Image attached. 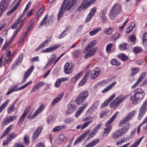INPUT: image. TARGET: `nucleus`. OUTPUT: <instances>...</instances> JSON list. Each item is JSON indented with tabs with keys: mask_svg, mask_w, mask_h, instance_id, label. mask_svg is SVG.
Listing matches in <instances>:
<instances>
[{
	"mask_svg": "<svg viewBox=\"0 0 147 147\" xmlns=\"http://www.w3.org/2000/svg\"><path fill=\"white\" fill-rule=\"evenodd\" d=\"M34 68V66L33 65L32 66L28 69L27 71L24 73V78L22 81V83H24L26 82L27 79L31 75L32 72Z\"/></svg>",
	"mask_w": 147,
	"mask_h": 147,
	"instance_id": "obj_14",
	"label": "nucleus"
},
{
	"mask_svg": "<svg viewBox=\"0 0 147 147\" xmlns=\"http://www.w3.org/2000/svg\"><path fill=\"white\" fill-rule=\"evenodd\" d=\"M84 99L78 95L77 99L76 100V103L79 105L81 104L85 100Z\"/></svg>",
	"mask_w": 147,
	"mask_h": 147,
	"instance_id": "obj_37",
	"label": "nucleus"
},
{
	"mask_svg": "<svg viewBox=\"0 0 147 147\" xmlns=\"http://www.w3.org/2000/svg\"><path fill=\"white\" fill-rule=\"evenodd\" d=\"M32 82V81H30L27 83H26V84H24V85H23L21 87H19L18 88H17V86H15L14 87H12L11 88L12 91L13 92V91H17L18 90H22L23 89H24L27 87L30 84H31Z\"/></svg>",
	"mask_w": 147,
	"mask_h": 147,
	"instance_id": "obj_19",
	"label": "nucleus"
},
{
	"mask_svg": "<svg viewBox=\"0 0 147 147\" xmlns=\"http://www.w3.org/2000/svg\"><path fill=\"white\" fill-rule=\"evenodd\" d=\"M54 19V17L53 16H48L47 14L40 23V25L42 26L45 25L46 26H48L52 24Z\"/></svg>",
	"mask_w": 147,
	"mask_h": 147,
	"instance_id": "obj_6",
	"label": "nucleus"
},
{
	"mask_svg": "<svg viewBox=\"0 0 147 147\" xmlns=\"http://www.w3.org/2000/svg\"><path fill=\"white\" fill-rule=\"evenodd\" d=\"M144 136H142L138 140L133 144H132L130 147H137L140 144L141 141L142 140Z\"/></svg>",
	"mask_w": 147,
	"mask_h": 147,
	"instance_id": "obj_47",
	"label": "nucleus"
},
{
	"mask_svg": "<svg viewBox=\"0 0 147 147\" xmlns=\"http://www.w3.org/2000/svg\"><path fill=\"white\" fill-rule=\"evenodd\" d=\"M88 95V92L86 90H84L80 92L79 95L86 100Z\"/></svg>",
	"mask_w": 147,
	"mask_h": 147,
	"instance_id": "obj_28",
	"label": "nucleus"
},
{
	"mask_svg": "<svg viewBox=\"0 0 147 147\" xmlns=\"http://www.w3.org/2000/svg\"><path fill=\"white\" fill-rule=\"evenodd\" d=\"M74 68L73 64L69 63H67L65 65L64 70L66 74H69L72 73Z\"/></svg>",
	"mask_w": 147,
	"mask_h": 147,
	"instance_id": "obj_10",
	"label": "nucleus"
},
{
	"mask_svg": "<svg viewBox=\"0 0 147 147\" xmlns=\"http://www.w3.org/2000/svg\"><path fill=\"white\" fill-rule=\"evenodd\" d=\"M7 8V7L6 6L1 5L0 4V18Z\"/></svg>",
	"mask_w": 147,
	"mask_h": 147,
	"instance_id": "obj_35",
	"label": "nucleus"
},
{
	"mask_svg": "<svg viewBox=\"0 0 147 147\" xmlns=\"http://www.w3.org/2000/svg\"><path fill=\"white\" fill-rule=\"evenodd\" d=\"M89 72V76L90 74V78L92 79H95L97 78L101 74L100 69L98 68H95L92 71H88L86 73Z\"/></svg>",
	"mask_w": 147,
	"mask_h": 147,
	"instance_id": "obj_8",
	"label": "nucleus"
},
{
	"mask_svg": "<svg viewBox=\"0 0 147 147\" xmlns=\"http://www.w3.org/2000/svg\"><path fill=\"white\" fill-rule=\"evenodd\" d=\"M64 128V126H57L54 128L53 129L52 131L53 132L58 131Z\"/></svg>",
	"mask_w": 147,
	"mask_h": 147,
	"instance_id": "obj_53",
	"label": "nucleus"
},
{
	"mask_svg": "<svg viewBox=\"0 0 147 147\" xmlns=\"http://www.w3.org/2000/svg\"><path fill=\"white\" fill-rule=\"evenodd\" d=\"M116 96L115 94H114L111 96L105 102H104L101 105V107L104 108L107 106L109 103Z\"/></svg>",
	"mask_w": 147,
	"mask_h": 147,
	"instance_id": "obj_23",
	"label": "nucleus"
},
{
	"mask_svg": "<svg viewBox=\"0 0 147 147\" xmlns=\"http://www.w3.org/2000/svg\"><path fill=\"white\" fill-rule=\"evenodd\" d=\"M21 3V1H15L12 4L15 5L12 7L15 11L20 6Z\"/></svg>",
	"mask_w": 147,
	"mask_h": 147,
	"instance_id": "obj_38",
	"label": "nucleus"
},
{
	"mask_svg": "<svg viewBox=\"0 0 147 147\" xmlns=\"http://www.w3.org/2000/svg\"><path fill=\"white\" fill-rule=\"evenodd\" d=\"M111 63L113 65L118 66L120 64V63L117 61L115 59H113L111 61Z\"/></svg>",
	"mask_w": 147,
	"mask_h": 147,
	"instance_id": "obj_59",
	"label": "nucleus"
},
{
	"mask_svg": "<svg viewBox=\"0 0 147 147\" xmlns=\"http://www.w3.org/2000/svg\"><path fill=\"white\" fill-rule=\"evenodd\" d=\"M93 121V120H90L84 123L83 125H82V130L84 129L87 127Z\"/></svg>",
	"mask_w": 147,
	"mask_h": 147,
	"instance_id": "obj_44",
	"label": "nucleus"
},
{
	"mask_svg": "<svg viewBox=\"0 0 147 147\" xmlns=\"http://www.w3.org/2000/svg\"><path fill=\"white\" fill-rule=\"evenodd\" d=\"M118 112L115 113L113 116L110 119L107 121L105 124V126L106 127L104 129V132L103 134V136H106L109 134L110 132L112 129V126L110 125L113 121L117 117L118 113Z\"/></svg>",
	"mask_w": 147,
	"mask_h": 147,
	"instance_id": "obj_3",
	"label": "nucleus"
},
{
	"mask_svg": "<svg viewBox=\"0 0 147 147\" xmlns=\"http://www.w3.org/2000/svg\"><path fill=\"white\" fill-rule=\"evenodd\" d=\"M63 93H60L59 95L55 98L51 102V105H54L55 104L60 101L63 96Z\"/></svg>",
	"mask_w": 147,
	"mask_h": 147,
	"instance_id": "obj_24",
	"label": "nucleus"
},
{
	"mask_svg": "<svg viewBox=\"0 0 147 147\" xmlns=\"http://www.w3.org/2000/svg\"><path fill=\"white\" fill-rule=\"evenodd\" d=\"M83 73V71H81L72 78L71 79L72 82L74 83L75 82Z\"/></svg>",
	"mask_w": 147,
	"mask_h": 147,
	"instance_id": "obj_36",
	"label": "nucleus"
},
{
	"mask_svg": "<svg viewBox=\"0 0 147 147\" xmlns=\"http://www.w3.org/2000/svg\"><path fill=\"white\" fill-rule=\"evenodd\" d=\"M106 10L104 9L102 10L100 14L101 19L103 22H106L108 21V19L106 16Z\"/></svg>",
	"mask_w": 147,
	"mask_h": 147,
	"instance_id": "obj_20",
	"label": "nucleus"
},
{
	"mask_svg": "<svg viewBox=\"0 0 147 147\" xmlns=\"http://www.w3.org/2000/svg\"><path fill=\"white\" fill-rule=\"evenodd\" d=\"M119 104L115 99L110 104V107L114 109H115L119 105Z\"/></svg>",
	"mask_w": 147,
	"mask_h": 147,
	"instance_id": "obj_43",
	"label": "nucleus"
},
{
	"mask_svg": "<svg viewBox=\"0 0 147 147\" xmlns=\"http://www.w3.org/2000/svg\"><path fill=\"white\" fill-rule=\"evenodd\" d=\"M100 140L99 139H97L94 140L92 142L87 144L85 147H93L99 142Z\"/></svg>",
	"mask_w": 147,
	"mask_h": 147,
	"instance_id": "obj_27",
	"label": "nucleus"
},
{
	"mask_svg": "<svg viewBox=\"0 0 147 147\" xmlns=\"http://www.w3.org/2000/svg\"><path fill=\"white\" fill-rule=\"evenodd\" d=\"M101 30L100 27H98L93 29L89 33V34L91 36H94L97 34L98 32Z\"/></svg>",
	"mask_w": 147,
	"mask_h": 147,
	"instance_id": "obj_32",
	"label": "nucleus"
},
{
	"mask_svg": "<svg viewBox=\"0 0 147 147\" xmlns=\"http://www.w3.org/2000/svg\"><path fill=\"white\" fill-rule=\"evenodd\" d=\"M65 9L64 7L61 6L57 15V20H59L62 17L65 11Z\"/></svg>",
	"mask_w": 147,
	"mask_h": 147,
	"instance_id": "obj_29",
	"label": "nucleus"
},
{
	"mask_svg": "<svg viewBox=\"0 0 147 147\" xmlns=\"http://www.w3.org/2000/svg\"><path fill=\"white\" fill-rule=\"evenodd\" d=\"M56 55L54 54H53L49 58V61L45 66V68L50 67L53 63H54V65H55L56 63H55V62L56 61Z\"/></svg>",
	"mask_w": 147,
	"mask_h": 147,
	"instance_id": "obj_13",
	"label": "nucleus"
},
{
	"mask_svg": "<svg viewBox=\"0 0 147 147\" xmlns=\"http://www.w3.org/2000/svg\"><path fill=\"white\" fill-rule=\"evenodd\" d=\"M61 82L60 79L59 78L57 79L55 83V86L56 88L60 87L61 86Z\"/></svg>",
	"mask_w": 147,
	"mask_h": 147,
	"instance_id": "obj_62",
	"label": "nucleus"
},
{
	"mask_svg": "<svg viewBox=\"0 0 147 147\" xmlns=\"http://www.w3.org/2000/svg\"><path fill=\"white\" fill-rule=\"evenodd\" d=\"M89 76V72L86 73L84 76L82 78L81 81L79 83L78 86H83L86 81L88 80Z\"/></svg>",
	"mask_w": 147,
	"mask_h": 147,
	"instance_id": "obj_25",
	"label": "nucleus"
},
{
	"mask_svg": "<svg viewBox=\"0 0 147 147\" xmlns=\"http://www.w3.org/2000/svg\"><path fill=\"white\" fill-rule=\"evenodd\" d=\"M45 84V82L44 81H41L38 82L35 85L36 87V89H38L42 87Z\"/></svg>",
	"mask_w": 147,
	"mask_h": 147,
	"instance_id": "obj_55",
	"label": "nucleus"
},
{
	"mask_svg": "<svg viewBox=\"0 0 147 147\" xmlns=\"http://www.w3.org/2000/svg\"><path fill=\"white\" fill-rule=\"evenodd\" d=\"M146 73L145 72H144L140 76L134 84L132 86L131 88L133 89L137 87L138 85L141 82L142 80L146 77Z\"/></svg>",
	"mask_w": 147,
	"mask_h": 147,
	"instance_id": "obj_17",
	"label": "nucleus"
},
{
	"mask_svg": "<svg viewBox=\"0 0 147 147\" xmlns=\"http://www.w3.org/2000/svg\"><path fill=\"white\" fill-rule=\"evenodd\" d=\"M127 44L126 43L122 42L119 45V48L121 50H124L127 49Z\"/></svg>",
	"mask_w": 147,
	"mask_h": 147,
	"instance_id": "obj_46",
	"label": "nucleus"
},
{
	"mask_svg": "<svg viewBox=\"0 0 147 147\" xmlns=\"http://www.w3.org/2000/svg\"><path fill=\"white\" fill-rule=\"evenodd\" d=\"M9 99H7L0 107V113L4 109L9 102Z\"/></svg>",
	"mask_w": 147,
	"mask_h": 147,
	"instance_id": "obj_40",
	"label": "nucleus"
},
{
	"mask_svg": "<svg viewBox=\"0 0 147 147\" xmlns=\"http://www.w3.org/2000/svg\"><path fill=\"white\" fill-rule=\"evenodd\" d=\"M113 28L109 27V28L105 29L104 31V33L106 34H109L111 33L109 32L112 30Z\"/></svg>",
	"mask_w": 147,
	"mask_h": 147,
	"instance_id": "obj_64",
	"label": "nucleus"
},
{
	"mask_svg": "<svg viewBox=\"0 0 147 147\" xmlns=\"http://www.w3.org/2000/svg\"><path fill=\"white\" fill-rule=\"evenodd\" d=\"M85 50L86 51V55L84 56V58L86 59L89 57L94 55L95 53L98 50V48L96 47L94 48H91L86 47Z\"/></svg>",
	"mask_w": 147,
	"mask_h": 147,
	"instance_id": "obj_7",
	"label": "nucleus"
},
{
	"mask_svg": "<svg viewBox=\"0 0 147 147\" xmlns=\"http://www.w3.org/2000/svg\"><path fill=\"white\" fill-rule=\"evenodd\" d=\"M130 125L128 123L123 127L116 130L120 136L125 134L129 128L130 127Z\"/></svg>",
	"mask_w": 147,
	"mask_h": 147,
	"instance_id": "obj_12",
	"label": "nucleus"
},
{
	"mask_svg": "<svg viewBox=\"0 0 147 147\" xmlns=\"http://www.w3.org/2000/svg\"><path fill=\"white\" fill-rule=\"evenodd\" d=\"M59 139L60 141V143H62L66 140V138L63 134H61L59 137Z\"/></svg>",
	"mask_w": 147,
	"mask_h": 147,
	"instance_id": "obj_50",
	"label": "nucleus"
},
{
	"mask_svg": "<svg viewBox=\"0 0 147 147\" xmlns=\"http://www.w3.org/2000/svg\"><path fill=\"white\" fill-rule=\"evenodd\" d=\"M77 0H64L62 5L66 10H69L75 5Z\"/></svg>",
	"mask_w": 147,
	"mask_h": 147,
	"instance_id": "obj_5",
	"label": "nucleus"
},
{
	"mask_svg": "<svg viewBox=\"0 0 147 147\" xmlns=\"http://www.w3.org/2000/svg\"><path fill=\"white\" fill-rule=\"evenodd\" d=\"M88 104L87 102H85L78 108V110L76 111L75 113L74 116L75 118H77L80 115Z\"/></svg>",
	"mask_w": 147,
	"mask_h": 147,
	"instance_id": "obj_11",
	"label": "nucleus"
},
{
	"mask_svg": "<svg viewBox=\"0 0 147 147\" xmlns=\"http://www.w3.org/2000/svg\"><path fill=\"white\" fill-rule=\"evenodd\" d=\"M140 70V68L138 67H131L130 69L131 73L130 76H134Z\"/></svg>",
	"mask_w": 147,
	"mask_h": 147,
	"instance_id": "obj_26",
	"label": "nucleus"
},
{
	"mask_svg": "<svg viewBox=\"0 0 147 147\" xmlns=\"http://www.w3.org/2000/svg\"><path fill=\"white\" fill-rule=\"evenodd\" d=\"M40 113L36 109L33 114H30L28 116V118L31 119H33L35 117H36Z\"/></svg>",
	"mask_w": 147,
	"mask_h": 147,
	"instance_id": "obj_33",
	"label": "nucleus"
},
{
	"mask_svg": "<svg viewBox=\"0 0 147 147\" xmlns=\"http://www.w3.org/2000/svg\"><path fill=\"white\" fill-rule=\"evenodd\" d=\"M9 99H7L0 107V113L4 109L9 102Z\"/></svg>",
	"mask_w": 147,
	"mask_h": 147,
	"instance_id": "obj_39",
	"label": "nucleus"
},
{
	"mask_svg": "<svg viewBox=\"0 0 147 147\" xmlns=\"http://www.w3.org/2000/svg\"><path fill=\"white\" fill-rule=\"evenodd\" d=\"M75 105L70 103L68 105L67 109L66 111V113L68 115L73 113L75 110Z\"/></svg>",
	"mask_w": 147,
	"mask_h": 147,
	"instance_id": "obj_18",
	"label": "nucleus"
},
{
	"mask_svg": "<svg viewBox=\"0 0 147 147\" xmlns=\"http://www.w3.org/2000/svg\"><path fill=\"white\" fill-rule=\"evenodd\" d=\"M97 9V8L96 7H94L91 9L89 13L93 16H94L96 13Z\"/></svg>",
	"mask_w": 147,
	"mask_h": 147,
	"instance_id": "obj_51",
	"label": "nucleus"
},
{
	"mask_svg": "<svg viewBox=\"0 0 147 147\" xmlns=\"http://www.w3.org/2000/svg\"><path fill=\"white\" fill-rule=\"evenodd\" d=\"M30 109V106H28L26 107V108L24 110L23 114L20 117L18 122V124L19 125H20L22 124L23 121L27 113H28L29 112Z\"/></svg>",
	"mask_w": 147,
	"mask_h": 147,
	"instance_id": "obj_16",
	"label": "nucleus"
},
{
	"mask_svg": "<svg viewBox=\"0 0 147 147\" xmlns=\"http://www.w3.org/2000/svg\"><path fill=\"white\" fill-rule=\"evenodd\" d=\"M116 84L117 82L115 81H114L113 83L109 85L102 90V92L103 93L106 92L108 91L111 89L113 88L114 87Z\"/></svg>",
	"mask_w": 147,
	"mask_h": 147,
	"instance_id": "obj_22",
	"label": "nucleus"
},
{
	"mask_svg": "<svg viewBox=\"0 0 147 147\" xmlns=\"http://www.w3.org/2000/svg\"><path fill=\"white\" fill-rule=\"evenodd\" d=\"M113 45V43H110L108 44L106 47V51L107 53H110L111 51V48Z\"/></svg>",
	"mask_w": 147,
	"mask_h": 147,
	"instance_id": "obj_45",
	"label": "nucleus"
},
{
	"mask_svg": "<svg viewBox=\"0 0 147 147\" xmlns=\"http://www.w3.org/2000/svg\"><path fill=\"white\" fill-rule=\"evenodd\" d=\"M55 116H50L47 119V122L49 123H52L55 121Z\"/></svg>",
	"mask_w": 147,
	"mask_h": 147,
	"instance_id": "obj_48",
	"label": "nucleus"
},
{
	"mask_svg": "<svg viewBox=\"0 0 147 147\" xmlns=\"http://www.w3.org/2000/svg\"><path fill=\"white\" fill-rule=\"evenodd\" d=\"M136 111L135 110H133L130 112L128 115L126 117V118L128 120V121L131 119L134 115H135L136 113Z\"/></svg>",
	"mask_w": 147,
	"mask_h": 147,
	"instance_id": "obj_34",
	"label": "nucleus"
},
{
	"mask_svg": "<svg viewBox=\"0 0 147 147\" xmlns=\"http://www.w3.org/2000/svg\"><path fill=\"white\" fill-rule=\"evenodd\" d=\"M16 116H8L5 118L2 122V125H5L7 124L10 122L13 121L16 119Z\"/></svg>",
	"mask_w": 147,
	"mask_h": 147,
	"instance_id": "obj_15",
	"label": "nucleus"
},
{
	"mask_svg": "<svg viewBox=\"0 0 147 147\" xmlns=\"http://www.w3.org/2000/svg\"><path fill=\"white\" fill-rule=\"evenodd\" d=\"M13 125H9L7 128L3 133V136H5L6 134L8 133L9 131L11 129Z\"/></svg>",
	"mask_w": 147,
	"mask_h": 147,
	"instance_id": "obj_61",
	"label": "nucleus"
},
{
	"mask_svg": "<svg viewBox=\"0 0 147 147\" xmlns=\"http://www.w3.org/2000/svg\"><path fill=\"white\" fill-rule=\"evenodd\" d=\"M118 57L123 61L126 60L128 59L127 56L123 53L120 54L118 55Z\"/></svg>",
	"mask_w": 147,
	"mask_h": 147,
	"instance_id": "obj_57",
	"label": "nucleus"
},
{
	"mask_svg": "<svg viewBox=\"0 0 147 147\" xmlns=\"http://www.w3.org/2000/svg\"><path fill=\"white\" fill-rule=\"evenodd\" d=\"M136 40V37L134 35H132L129 36L128 38V41L131 43L132 44H134L135 43Z\"/></svg>",
	"mask_w": 147,
	"mask_h": 147,
	"instance_id": "obj_42",
	"label": "nucleus"
},
{
	"mask_svg": "<svg viewBox=\"0 0 147 147\" xmlns=\"http://www.w3.org/2000/svg\"><path fill=\"white\" fill-rule=\"evenodd\" d=\"M129 96V95H127L125 96H123L122 95H120L119 97H117L115 99L118 104H119Z\"/></svg>",
	"mask_w": 147,
	"mask_h": 147,
	"instance_id": "obj_31",
	"label": "nucleus"
},
{
	"mask_svg": "<svg viewBox=\"0 0 147 147\" xmlns=\"http://www.w3.org/2000/svg\"><path fill=\"white\" fill-rule=\"evenodd\" d=\"M90 130L87 131L85 133L81 135L78 137L74 143V145H76L78 142L81 141L82 140L85 138L87 135L89 133Z\"/></svg>",
	"mask_w": 147,
	"mask_h": 147,
	"instance_id": "obj_21",
	"label": "nucleus"
},
{
	"mask_svg": "<svg viewBox=\"0 0 147 147\" xmlns=\"http://www.w3.org/2000/svg\"><path fill=\"white\" fill-rule=\"evenodd\" d=\"M96 0H84L80 5L78 8V11H81L82 10H85L88 9L90 5L94 4Z\"/></svg>",
	"mask_w": 147,
	"mask_h": 147,
	"instance_id": "obj_4",
	"label": "nucleus"
},
{
	"mask_svg": "<svg viewBox=\"0 0 147 147\" xmlns=\"http://www.w3.org/2000/svg\"><path fill=\"white\" fill-rule=\"evenodd\" d=\"M59 45H56L51 46L48 47L49 52H52L56 50L60 46Z\"/></svg>",
	"mask_w": 147,
	"mask_h": 147,
	"instance_id": "obj_41",
	"label": "nucleus"
},
{
	"mask_svg": "<svg viewBox=\"0 0 147 147\" xmlns=\"http://www.w3.org/2000/svg\"><path fill=\"white\" fill-rule=\"evenodd\" d=\"M93 16L89 14L87 15L85 20V22L86 23H88L90 22Z\"/></svg>",
	"mask_w": 147,
	"mask_h": 147,
	"instance_id": "obj_63",
	"label": "nucleus"
},
{
	"mask_svg": "<svg viewBox=\"0 0 147 147\" xmlns=\"http://www.w3.org/2000/svg\"><path fill=\"white\" fill-rule=\"evenodd\" d=\"M131 93L132 95L131 96L129 99L135 105L142 100L144 98L145 94L144 90L140 88L135 89Z\"/></svg>",
	"mask_w": 147,
	"mask_h": 147,
	"instance_id": "obj_1",
	"label": "nucleus"
},
{
	"mask_svg": "<svg viewBox=\"0 0 147 147\" xmlns=\"http://www.w3.org/2000/svg\"><path fill=\"white\" fill-rule=\"evenodd\" d=\"M122 11L121 5L119 3L114 4L110 11L109 17L111 20L114 19Z\"/></svg>",
	"mask_w": 147,
	"mask_h": 147,
	"instance_id": "obj_2",
	"label": "nucleus"
},
{
	"mask_svg": "<svg viewBox=\"0 0 147 147\" xmlns=\"http://www.w3.org/2000/svg\"><path fill=\"white\" fill-rule=\"evenodd\" d=\"M142 51V49L140 47H135L133 49V51L136 53H140Z\"/></svg>",
	"mask_w": 147,
	"mask_h": 147,
	"instance_id": "obj_56",
	"label": "nucleus"
},
{
	"mask_svg": "<svg viewBox=\"0 0 147 147\" xmlns=\"http://www.w3.org/2000/svg\"><path fill=\"white\" fill-rule=\"evenodd\" d=\"M17 136V135L15 134H9L7 136V139L11 141L13 139L15 138Z\"/></svg>",
	"mask_w": 147,
	"mask_h": 147,
	"instance_id": "obj_60",
	"label": "nucleus"
},
{
	"mask_svg": "<svg viewBox=\"0 0 147 147\" xmlns=\"http://www.w3.org/2000/svg\"><path fill=\"white\" fill-rule=\"evenodd\" d=\"M120 137V136L116 130L112 135V138L113 140L117 139Z\"/></svg>",
	"mask_w": 147,
	"mask_h": 147,
	"instance_id": "obj_49",
	"label": "nucleus"
},
{
	"mask_svg": "<svg viewBox=\"0 0 147 147\" xmlns=\"http://www.w3.org/2000/svg\"><path fill=\"white\" fill-rule=\"evenodd\" d=\"M142 39L143 45L145 47L147 46V32H143L142 35Z\"/></svg>",
	"mask_w": 147,
	"mask_h": 147,
	"instance_id": "obj_30",
	"label": "nucleus"
},
{
	"mask_svg": "<svg viewBox=\"0 0 147 147\" xmlns=\"http://www.w3.org/2000/svg\"><path fill=\"white\" fill-rule=\"evenodd\" d=\"M29 137L27 135H26L24 138V141L25 144L28 145L29 143Z\"/></svg>",
	"mask_w": 147,
	"mask_h": 147,
	"instance_id": "obj_58",
	"label": "nucleus"
},
{
	"mask_svg": "<svg viewBox=\"0 0 147 147\" xmlns=\"http://www.w3.org/2000/svg\"><path fill=\"white\" fill-rule=\"evenodd\" d=\"M147 109V100L145 101L142 106L139 112L138 119L140 120L143 116Z\"/></svg>",
	"mask_w": 147,
	"mask_h": 147,
	"instance_id": "obj_9",
	"label": "nucleus"
},
{
	"mask_svg": "<svg viewBox=\"0 0 147 147\" xmlns=\"http://www.w3.org/2000/svg\"><path fill=\"white\" fill-rule=\"evenodd\" d=\"M125 117H124L119 123L118 125L119 127H121L124 125L127 121H128V120Z\"/></svg>",
	"mask_w": 147,
	"mask_h": 147,
	"instance_id": "obj_52",
	"label": "nucleus"
},
{
	"mask_svg": "<svg viewBox=\"0 0 147 147\" xmlns=\"http://www.w3.org/2000/svg\"><path fill=\"white\" fill-rule=\"evenodd\" d=\"M97 42L96 40H93L90 42L86 47L92 48V47H94V46L96 45Z\"/></svg>",
	"mask_w": 147,
	"mask_h": 147,
	"instance_id": "obj_54",
	"label": "nucleus"
}]
</instances>
